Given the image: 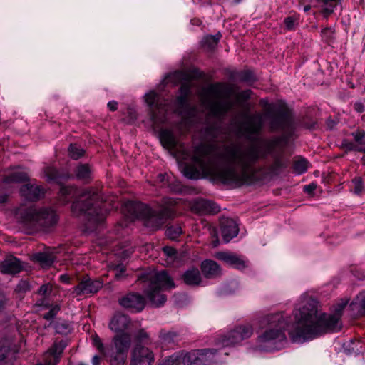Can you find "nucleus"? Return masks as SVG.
<instances>
[{
    "label": "nucleus",
    "mask_w": 365,
    "mask_h": 365,
    "mask_svg": "<svg viewBox=\"0 0 365 365\" xmlns=\"http://www.w3.org/2000/svg\"><path fill=\"white\" fill-rule=\"evenodd\" d=\"M190 86L187 83H182L180 86V95L188 96L190 94Z\"/></svg>",
    "instance_id": "56"
},
{
    "label": "nucleus",
    "mask_w": 365,
    "mask_h": 365,
    "mask_svg": "<svg viewBox=\"0 0 365 365\" xmlns=\"http://www.w3.org/2000/svg\"><path fill=\"white\" fill-rule=\"evenodd\" d=\"M183 282L189 286L197 287L201 284L202 277L198 268L191 267L188 268L182 275Z\"/></svg>",
    "instance_id": "22"
},
{
    "label": "nucleus",
    "mask_w": 365,
    "mask_h": 365,
    "mask_svg": "<svg viewBox=\"0 0 365 365\" xmlns=\"http://www.w3.org/2000/svg\"><path fill=\"white\" fill-rule=\"evenodd\" d=\"M352 136L358 147V152L365 153V131L363 130H357L352 133Z\"/></svg>",
    "instance_id": "36"
},
{
    "label": "nucleus",
    "mask_w": 365,
    "mask_h": 365,
    "mask_svg": "<svg viewBox=\"0 0 365 365\" xmlns=\"http://www.w3.org/2000/svg\"><path fill=\"white\" fill-rule=\"evenodd\" d=\"M182 358L180 351L175 353L165 358L161 363L157 365H182Z\"/></svg>",
    "instance_id": "39"
},
{
    "label": "nucleus",
    "mask_w": 365,
    "mask_h": 365,
    "mask_svg": "<svg viewBox=\"0 0 365 365\" xmlns=\"http://www.w3.org/2000/svg\"><path fill=\"white\" fill-rule=\"evenodd\" d=\"M76 177L83 180H87L91 177V169L88 165H81L76 168Z\"/></svg>",
    "instance_id": "40"
},
{
    "label": "nucleus",
    "mask_w": 365,
    "mask_h": 365,
    "mask_svg": "<svg viewBox=\"0 0 365 365\" xmlns=\"http://www.w3.org/2000/svg\"><path fill=\"white\" fill-rule=\"evenodd\" d=\"M182 365H197V349L188 352L180 351Z\"/></svg>",
    "instance_id": "35"
},
{
    "label": "nucleus",
    "mask_w": 365,
    "mask_h": 365,
    "mask_svg": "<svg viewBox=\"0 0 365 365\" xmlns=\"http://www.w3.org/2000/svg\"><path fill=\"white\" fill-rule=\"evenodd\" d=\"M308 162L304 159L296 160L294 164V170L297 174H302L307 171Z\"/></svg>",
    "instance_id": "43"
},
{
    "label": "nucleus",
    "mask_w": 365,
    "mask_h": 365,
    "mask_svg": "<svg viewBox=\"0 0 365 365\" xmlns=\"http://www.w3.org/2000/svg\"><path fill=\"white\" fill-rule=\"evenodd\" d=\"M69 155L74 160H78L85 153V150L76 144H71L68 148Z\"/></svg>",
    "instance_id": "41"
},
{
    "label": "nucleus",
    "mask_w": 365,
    "mask_h": 365,
    "mask_svg": "<svg viewBox=\"0 0 365 365\" xmlns=\"http://www.w3.org/2000/svg\"><path fill=\"white\" fill-rule=\"evenodd\" d=\"M112 350L127 354L131 344V337L128 333H121L113 339Z\"/></svg>",
    "instance_id": "21"
},
{
    "label": "nucleus",
    "mask_w": 365,
    "mask_h": 365,
    "mask_svg": "<svg viewBox=\"0 0 365 365\" xmlns=\"http://www.w3.org/2000/svg\"><path fill=\"white\" fill-rule=\"evenodd\" d=\"M148 287L145 294L154 307H160L166 301V297L161 293L163 289L175 287V283L165 271L152 272L147 275Z\"/></svg>",
    "instance_id": "8"
},
{
    "label": "nucleus",
    "mask_w": 365,
    "mask_h": 365,
    "mask_svg": "<svg viewBox=\"0 0 365 365\" xmlns=\"http://www.w3.org/2000/svg\"><path fill=\"white\" fill-rule=\"evenodd\" d=\"M352 182L354 185V192L360 194L364 188L362 178L361 177H356L352 180Z\"/></svg>",
    "instance_id": "48"
},
{
    "label": "nucleus",
    "mask_w": 365,
    "mask_h": 365,
    "mask_svg": "<svg viewBox=\"0 0 365 365\" xmlns=\"http://www.w3.org/2000/svg\"><path fill=\"white\" fill-rule=\"evenodd\" d=\"M233 92L232 86L217 83L205 88L200 93L202 103L217 117L225 115L234 106L230 98Z\"/></svg>",
    "instance_id": "6"
},
{
    "label": "nucleus",
    "mask_w": 365,
    "mask_h": 365,
    "mask_svg": "<svg viewBox=\"0 0 365 365\" xmlns=\"http://www.w3.org/2000/svg\"><path fill=\"white\" fill-rule=\"evenodd\" d=\"M160 140L162 145L167 148H173L176 145L175 138L170 130H161L160 133Z\"/></svg>",
    "instance_id": "29"
},
{
    "label": "nucleus",
    "mask_w": 365,
    "mask_h": 365,
    "mask_svg": "<svg viewBox=\"0 0 365 365\" xmlns=\"http://www.w3.org/2000/svg\"><path fill=\"white\" fill-rule=\"evenodd\" d=\"M16 215L23 224L36 230L49 228L56 225L58 220V215L52 210L32 207L19 208Z\"/></svg>",
    "instance_id": "7"
},
{
    "label": "nucleus",
    "mask_w": 365,
    "mask_h": 365,
    "mask_svg": "<svg viewBox=\"0 0 365 365\" xmlns=\"http://www.w3.org/2000/svg\"><path fill=\"white\" fill-rule=\"evenodd\" d=\"M339 3L340 0H323L322 14L324 17L327 19Z\"/></svg>",
    "instance_id": "34"
},
{
    "label": "nucleus",
    "mask_w": 365,
    "mask_h": 365,
    "mask_svg": "<svg viewBox=\"0 0 365 365\" xmlns=\"http://www.w3.org/2000/svg\"><path fill=\"white\" fill-rule=\"evenodd\" d=\"M176 204L175 200L165 197L159 211L153 210L148 205L140 202H129L125 208L132 217L143 220L146 227L158 230L166 220L175 217L176 213L173 207Z\"/></svg>",
    "instance_id": "4"
},
{
    "label": "nucleus",
    "mask_w": 365,
    "mask_h": 365,
    "mask_svg": "<svg viewBox=\"0 0 365 365\" xmlns=\"http://www.w3.org/2000/svg\"><path fill=\"white\" fill-rule=\"evenodd\" d=\"M135 344L148 345L152 343L149 334L144 329L138 330L134 334Z\"/></svg>",
    "instance_id": "33"
},
{
    "label": "nucleus",
    "mask_w": 365,
    "mask_h": 365,
    "mask_svg": "<svg viewBox=\"0 0 365 365\" xmlns=\"http://www.w3.org/2000/svg\"><path fill=\"white\" fill-rule=\"evenodd\" d=\"M29 180L28 174L24 171H16L4 178V182L6 183L10 182H22Z\"/></svg>",
    "instance_id": "31"
},
{
    "label": "nucleus",
    "mask_w": 365,
    "mask_h": 365,
    "mask_svg": "<svg viewBox=\"0 0 365 365\" xmlns=\"http://www.w3.org/2000/svg\"><path fill=\"white\" fill-rule=\"evenodd\" d=\"M334 32V29L331 27H327L322 30V35L327 38H331Z\"/></svg>",
    "instance_id": "55"
},
{
    "label": "nucleus",
    "mask_w": 365,
    "mask_h": 365,
    "mask_svg": "<svg viewBox=\"0 0 365 365\" xmlns=\"http://www.w3.org/2000/svg\"><path fill=\"white\" fill-rule=\"evenodd\" d=\"M21 195L28 200H38L44 196V190L39 185L26 184L20 189Z\"/></svg>",
    "instance_id": "19"
},
{
    "label": "nucleus",
    "mask_w": 365,
    "mask_h": 365,
    "mask_svg": "<svg viewBox=\"0 0 365 365\" xmlns=\"http://www.w3.org/2000/svg\"><path fill=\"white\" fill-rule=\"evenodd\" d=\"M52 291V285L50 284H45L41 286L38 290V294L41 296H48Z\"/></svg>",
    "instance_id": "49"
},
{
    "label": "nucleus",
    "mask_w": 365,
    "mask_h": 365,
    "mask_svg": "<svg viewBox=\"0 0 365 365\" xmlns=\"http://www.w3.org/2000/svg\"><path fill=\"white\" fill-rule=\"evenodd\" d=\"M241 80L242 81L250 82V81H252L253 80V78H252V76L251 73H245L241 76Z\"/></svg>",
    "instance_id": "62"
},
{
    "label": "nucleus",
    "mask_w": 365,
    "mask_h": 365,
    "mask_svg": "<svg viewBox=\"0 0 365 365\" xmlns=\"http://www.w3.org/2000/svg\"><path fill=\"white\" fill-rule=\"evenodd\" d=\"M22 268L20 260L13 255L7 256L0 262V272L5 274H15L20 272Z\"/></svg>",
    "instance_id": "15"
},
{
    "label": "nucleus",
    "mask_w": 365,
    "mask_h": 365,
    "mask_svg": "<svg viewBox=\"0 0 365 365\" xmlns=\"http://www.w3.org/2000/svg\"><path fill=\"white\" fill-rule=\"evenodd\" d=\"M145 303V298L138 292H128L118 299L120 306L132 312L143 311Z\"/></svg>",
    "instance_id": "11"
},
{
    "label": "nucleus",
    "mask_w": 365,
    "mask_h": 365,
    "mask_svg": "<svg viewBox=\"0 0 365 365\" xmlns=\"http://www.w3.org/2000/svg\"><path fill=\"white\" fill-rule=\"evenodd\" d=\"M13 344L12 339L2 343L0 347V365H4L6 361L12 356L11 346Z\"/></svg>",
    "instance_id": "28"
},
{
    "label": "nucleus",
    "mask_w": 365,
    "mask_h": 365,
    "mask_svg": "<svg viewBox=\"0 0 365 365\" xmlns=\"http://www.w3.org/2000/svg\"><path fill=\"white\" fill-rule=\"evenodd\" d=\"M59 359L57 356H54L51 354V356H47V351L43 354V363L38 364L37 365H56Z\"/></svg>",
    "instance_id": "45"
},
{
    "label": "nucleus",
    "mask_w": 365,
    "mask_h": 365,
    "mask_svg": "<svg viewBox=\"0 0 365 365\" xmlns=\"http://www.w3.org/2000/svg\"><path fill=\"white\" fill-rule=\"evenodd\" d=\"M221 37L222 35L220 33H217L216 35L214 36H205L202 40L203 48L207 51H213L216 48L218 41Z\"/></svg>",
    "instance_id": "30"
},
{
    "label": "nucleus",
    "mask_w": 365,
    "mask_h": 365,
    "mask_svg": "<svg viewBox=\"0 0 365 365\" xmlns=\"http://www.w3.org/2000/svg\"><path fill=\"white\" fill-rule=\"evenodd\" d=\"M66 346L67 343L63 340L55 341L51 347L47 351V356H51V354L54 356H57V358L60 359L61 355Z\"/></svg>",
    "instance_id": "32"
},
{
    "label": "nucleus",
    "mask_w": 365,
    "mask_h": 365,
    "mask_svg": "<svg viewBox=\"0 0 365 365\" xmlns=\"http://www.w3.org/2000/svg\"><path fill=\"white\" fill-rule=\"evenodd\" d=\"M252 334L253 327L251 324H240L227 334L220 336L217 339V343L222 346H229L250 338Z\"/></svg>",
    "instance_id": "9"
},
{
    "label": "nucleus",
    "mask_w": 365,
    "mask_h": 365,
    "mask_svg": "<svg viewBox=\"0 0 365 365\" xmlns=\"http://www.w3.org/2000/svg\"><path fill=\"white\" fill-rule=\"evenodd\" d=\"M298 18L294 16H289L284 19V23L287 30H292L294 26L297 24Z\"/></svg>",
    "instance_id": "47"
},
{
    "label": "nucleus",
    "mask_w": 365,
    "mask_h": 365,
    "mask_svg": "<svg viewBox=\"0 0 365 365\" xmlns=\"http://www.w3.org/2000/svg\"><path fill=\"white\" fill-rule=\"evenodd\" d=\"M92 338L93 345L100 351L101 353L103 354L104 346L99 336L94 335Z\"/></svg>",
    "instance_id": "54"
},
{
    "label": "nucleus",
    "mask_w": 365,
    "mask_h": 365,
    "mask_svg": "<svg viewBox=\"0 0 365 365\" xmlns=\"http://www.w3.org/2000/svg\"><path fill=\"white\" fill-rule=\"evenodd\" d=\"M341 148H344L346 152L348 151H358V147L356 144L352 142H349L347 140H344L341 143Z\"/></svg>",
    "instance_id": "50"
},
{
    "label": "nucleus",
    "mask_w": 365,
    "mask_h": 365,
    "mask_svg": "<svg viewBox=\"0 0 365 365\" xmlns=\"http://www.w3.org/2000/svg\"><path fill=\"white\" fill-rule=\"evenodd\" d=\"M220 227L223 240L226 242L237 236L239 231L236 222L232 219L227 217L220 220Z\"/></svg>",
    "instance_id": "18"
},
{
    "label": "nucleus",
    "mask_w": 365,
    "mask_h": 365,
    "mask_svg": "<svg viewBox=\"0 0 365 365\" xmlns=\"http://www.w3.org/2000/svg\"><path fill=\"white\" fill-rule=\"evenodd\" d=\"M9 304V298L4 292H0V313L6 309Z\"/></svg>",
    "instance_id": "46"
},
{
    "label": "nucleus",
    "mask_w": 365,
    "mask_h": 365,
    "mask_svg": "<svg viewBox=\"0 0 365 365\" xmlns=\"http://www.w3.org/2000/svg\"><path fill=\"white\" fill-rule=\"evenodd\" d=\"M108 107L111 111H115L118 109V103L112 101L108 103Z\"/></svg>",
    "instance_id": "63"
},
{
    "label": "nucleus",
    "mask_w": 365,
    "mask_h": 365,
    "mask_svg": "<svg viewBox=\"0 0 365 365\" xmlns=\"http://www.w3.org/2000/svg\"><path fill=\"white\" fill-rule=\"evenodd\" d=\"M316 185L309 184L308 185L304 186V190L307 193H312L316 189Z\"/></svg>",
    "instance_id": "64"
},
{
    "label": "nucleus",
    "mask_w": 365,
    "mask_h": 365,
    "mask_svg": "<svg viewBox=\"0 0 365 365\" xmlns=\"http://www.w3.org/2000/svg\"><path fill=\"white\" fill-rule=\"evenodd\" d=\"M155 354L149 347L135 344L130 353V365H153Z\"/></svg>",
    "instance_id": "10"
},
{
    "label": "nucleus",
    "mask_w": 365,
    "mask_h": 365,
    "mask_svg": "<svg viewBox=\"0 0 365 365\" xmlns=\"http://www.w3.org/2000/svg\"><path fill=\"white\" fill-rule=\"evenodd\" d=\"M263 125V116L261 114H255L249 117L243 125V128L248 138L257 134Z\"/></svg>",
    "instance_id": "16"
},
{
    "label": "nucleus",
    "mask_w": 365,
    "mask_h": 365,
    "mask_svg": "<svg viewBox=\"0 0 365 365\" xmlns=\"http://www.w3.org/2000/svg\"><path fill=\"white\" fill-rule=\"evenodd\" d=\"M197 365H212L216 362L217 349H197Z\"/></svg>",
    "instance_id": "23"
},
{
    "label": "nucleus",
    "mask_w": 365,
    "mask_h": 365,
    "mask_svg": "<svg viewBox=\"0 0 365 365\" xmlns=\"http://www.w3.org/2000/svg\"><path fill=\"white\" fill-rule=\"evenodd\" d=\"M132 324V321L128 315L121 312L115 313L109 322V328L116 333H125Z\"/></svg>",
    "instance_id": "14"
},
{
    "label": "nucleus",
    "mask_w": 365,
    "mask_h": 365,
    "mask_svg": "<svg viewBox=\"0 0 365 365\" xmlns=\"http://www.w3.org/2000/svg\"><path fill=\"white\" fill-rule=\"evenodd\" d=\"M347 304V299H341L334 306V314H327L319 309L317 302L307 301L302 308L294 312V322L289 332L291 340L302 343L329 331L340 330V318Z\"/></svg>",
    "instance_id": "2"
},
{
    "label": "nucleus",
    "mask_w": 365,
    "mask_h": 365,
    "mask_svg": "<svg viewBox=\"0 0 365 365\" xmlns=\"http://www.w3.org/2000/svg\"><path fill=\"white\" fill-rule=\"evenodd\" d=\"M261 324L267 328L257 339L258 349L267 351L280 349L287 339L284 330L288 320L284 314L277 312L267 314L262 318Z\"/></svg>",
    "instance_id": "5"
},
{
    "label": "nucleus",
    "mask_w": 365,
    "mask_h": 365,
    "mask_svg": "<svg viewBox=\"0 0 365 365\" xmlns=\"http://www.w3.org/2000/svg\"><path fill=\"white\" fill-rule=\"evenodd\" d=\"M179 335L177 332L163 329L160 331V342L163 346L175 344L178 341Z\"/></svg>",
    "instance_id": "25"
},
{
    "label": "nucleus",
    "mask_w": 365,
    "mask_h": 365,
    "mask_svg": "<svg viewBox=\"0 0 365 365\" xmlns=\"http://www.w3.org/2000/svg\"><path fill=\"white\" fill-rule=\"evenodd\" d=\"M56 257L49 252H38L33 255L32 259L40 264L42 267H48L55 261Z\"/></svg>",
    "instance_id": "26"
},
{
    "label": "nucleus",
    "mask_w": 365,
    "mask_h": 365,
    "mask_svg": "<svg viewBox=\"0 0 365 365\" xmlns=\"http://www.w3.org/2000/svg\"><path fill=\"white\" fill-rule=\"evenodd\" d=\"M191 210L199 215H215L220 207L215 202L204 199H198L190 203Z\"/></svg>",
    "instance_id": "13"
},
{
    "label": "nucleus",
    "mask_w": 365,
    "mask_h": 365,
    "mask_svg": "<svg viewBox=\"0 0 365 365\" xmlns=\"http://www.w3.org/2000/svg\"><path fill=\"white\" fill-rule=\"evenodd\" d=\"M215 257L239 269H244L246 267L245 260L240 256L232 252H219L216 253Z\"/></svg>",
    "instance_id": "17"
},
{
    "label": "nucleus",
    "mask_w": 365,
    "mask_h": 365,
    "mask_svg": "<svg viewBox=\"0 0 365 365\" xmlns=\"http://www.w3.org/2000/svg\"><path fill=\"white\" fill-rule=\"evenodd\" d=\"M354 108L359 113H361L365 110V106L361 102H356L354 104Z\"/></svg>",
    "instance_id": "60"
},
{
    "label": "nucleus",
    "mask_w": 365,
    "mask_h": 365,
    "mask_svg": "<svg viewBox=\"0 0 365 365\" xmlns=\"http://www.w3.org/2000/svg\"><path fill=\"white\" fill-rule=\"evenodd\" d=\"M116 273L115 277L117 280H122L125 278L124 272L125 267L123 264H119L115 267Z\"/></svg>",
    "instance_id": "53"
},
{
    "label": "nucleus",
    "mask_w": 365,
    "mask_h": 365,
    "mask_svg": "<svg viewBox=\"0 0 365 365\" xmlns=\"http://www.w3.org/2000/svg\"><path fill=\"white\" fill-rule=\"evenodd\" d=\"M30 290V284L26 281H21L16 286V292L19 293L26 292Z\"/></svg>",
    "instance_id": "52"
},
{
    "label": "nucleus",
    "mask_w": 365,
    "mask_h": 365,
    "mask_svg": "<svg viewBox=\"0 0 365 365\" xmlns=\"http://www.w3.org/2000/svg\"><path fill=\"white\" fill-rule=\"evenodd\" d=\"M361 307L365 311V291L359 294L358 297Z\"/></svg>",
    "instance_id": "59"
},
{
    "label": "nucleus",
    "mask_w": 365,
    "mask_h": 365,
    "mask_svg": "<svg viewBox=\"0 0 365 365\" xmlns=\"http://www.w3.org/2000/svg\"><path fill=\"white\" fill-rule=\"evenodd\" d=\"M145 101L152 109L166 110L168 105L167 101L161 98L158 94L154 91H150L145 96Z\"/></svg>",
    "instance_id": "24"
},
{
    "label": "nucleus",
    "mask_w": 365,
    "mask_h": 365,
    "mask_svg": "<svg viewBox=\"0 0 365 365\" xmlns=\"http://www.w3.org/2000/svg\"><path fill=\"white\" fill-rule=\"evenodd\" d=\"M281 138H276L259 144L244 145L231 143L218 150L215 143H200L194 150L192 160L198 168L186 165L183 174L196 179L200 172L214 175L222 183L235 187L253 180L252 165L271 153Z\"/></svg>",
    "instance_id": "1"
},
{
    "label": "nucleus",
    "mask_w": 365,
    "mask_h": 365,
    "mask_svg": "<svg viewBox=\"0 0 365 365\" xmlns=\"http://www.w3.org/2000/svg\"><path fill=\"white\" fill-rule=\"evenodd\" d=\"M163 252L168 257H174L176 254V250L172 247H165L163 248Z\"/></svg>",
    "instance_id": "57"
},
{
    "label": "nucleus",
    "mask_w": 365,
    "mask_h": 365,
    "mask_svg": "<svg viewBox=\"0 0 365 365\" xmlns=\"http://www.w3.org/2000/svg\"><path fill=\"white\" fill-rule=\"evenodd\" d=\"M200 269L203 276L207 279L216 278L222 274L220 265L212 259L202 261L200 264Z\"/></svg>",
    "instance_id": "20"
},
{
    "label": "nucleus",
    "mask_w": 365,
    "mask_h": 365,
    "mask_svg": "<svg viewBox=\"0 0 365 365\" xmlns=\"http://www.w3.org/2000/svg\"><path fill=\"white\" fill-rule=\"evenodd\" d=\"M287 165V162L281 158H274V163L272 165V170L274 172H277L282 168H286Z\"/></svg>",
    "instance_id": "44"
},
{
    "label": "nucleus",
    "mask_w": 365,
    "mask_h": 365,
    "mask_svg": "<svg viewBox=\"0 0 365 365\" xmlns=\"http://www.w3.org/2000/svg\"><path fill=\"white\" fill-rule=\"evenodd\" d=\"M103 287L100 280H92L88 277H83L77 286L73 288V294L75 296L95 294Z\"/></svg>",
    "instance_id": "12"
},
{
    "label": "nucleus",
    "mask_w": 365,
    "mask_h": 365,
    "mask_svg": "<svg viewBox=\"0 0 365 365\" xmlns=\"http://www.w3.org/2000/svg\"><path fill=\"white\" fill-rule=\"evenodd\" d=\"M59 310H60V307L58 305H56V306L53 307L48 312L46 313L43 315V318L46 320H50L55 317V316L57 314V313L59 312Z\"/></svg>",
    "instance_id": "51"
},
{
    "label": "nucleus",
    "mask_w": 365,
    "mask_h": 365,
    "mask_svg": "<svg viewBox=\"0 0 365 365\" xmlns=\"http://www.w3.org/2000/svg\"><path fill=\"white\" fill-rule=\"evenodd\" d=\"M251 93L252 92L250 90H247V91H242V92L238 93L237 97V98L247 99L250 98Z\"/></svg>",
    "instance_id": "58"
},
{
    "label": "nucleus",
    "mask_w": 365,
    "mask_h": 365,
    "mask_svg": "<svg viewBox=\"0 0 365 365\" xmlns=\"http://www.w3.org/2000/svg\"><path fill=\"white\" fill-rule=\"evenodd\" d=\"M126 359L127 354L112 350L109 361L111 365H124Z\"/></svg>",
    "instance_id": "38"
},
{
    "label": "nucleus",
    "mask_w": 365,
    "mask_h": 365,
    "mask_svg": "<svg viewBox=\"0 0 365 365\" xmlns=\"http://www.w3.org/2000/svg\"><path fill=\"white\" fill-rule=\"evenodd\" d=\"M289 123V118L287 114H278L272 119L270 126L272 130L284 128L288 126Z\"/></svg>",
    "instance_id": "27"
},
{
    "label": "nucleus",
    "mask_w": 365,
    "mask_h": 365,
    "mask_svg": "<svg viewBox=\"0 0 365 365\" xmlns=\"http://www.w3.org/2000/svg\"><path fill=\"white\" fill-rule=\"evenodd\" d=\"M208 230L212 239H218V233L216 227L209 226Z\"/></svg>",
    "instance_id": "61"
},
{
    "label": "nucleus",
    "mask_w": 365,
    "mask_h": 365,
    "mask_svg": "<svg viewBox=\"0 0 365 365\" xmlns=\"http://www.w3.org/2000/svg\"><path fill=\"white\" fill-rule=\"evenodd\" d=\"M56 332L60 334H68L71 332V324L65 321L58 319L53 324Z\"/></svg>",
    "instance_id": "37"
},
{
    "label": "nucleus",
    "mask_w": 365,
    "mask_h": 365,
    "mask_svg": "<svg viewBox=\"0 0 365 365\" xmlns=\"http://www.w3.org/2000/svg\"><path fill=\"white\" fill-rule=\"evenodd\" d=\"M182 233V230L179 225H172L167 228L165 234L170 240H176Z\"/></svg>",
    "instance_id": "42"
},
{
    "label": "nucleus",
    "mask_w": 365,
    "mask_h": 365,
    "mask_svg": "<svg viewBox=\"0 0 365 365\" xmlns=\"http://www.w3.org/2000/svg\"><path fill=\"white\" fill-rule=\"evenodd\" d=\"M60 194L65 197L64 203L68 202L67 198L75 197L71 205V212L74 216H84L93 226L104 220L105 213L101 208L103 197L98 190H78L73 186H63L60 190Z\"/></svg>",
    "instance_id": "3"
}]
</instances>
